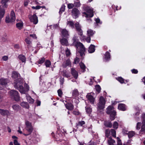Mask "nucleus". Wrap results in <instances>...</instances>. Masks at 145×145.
Here are the masks:
<instances>
[{
  "label": "nucleus",
  "instance_id": "1",
  "mask_svg": "<svg viewBox=\"0 0 145 145\" xmlns=\"http://www.w3.org/2000/svg\"><path fill=\"white\" fill-rule=\"evenodd\" d=\"M23 80L18 78L14 80V86L16 89L18 90L21 93L26 94L29 90V87L28 85L25 83L24 84V88L23 86Z\"/></svg>",
  "mask_w": 145,
  "mask_h": 145
},
{
  "label": "nucleus",
  "instance_id": "2",
  "mask_svg": "<svg viewBox=\"0 0 145 145\" xmlns=\"http://www.w3.org/2000/svg\"><path fill=\"white\" fill-rule=\"evenodd\" d=\"M76 48V55H80L82 57L85 55V48L83 44L80 42H77L75 45Z\"/></svg>",
  "mask_w": 145,
  "mask_h": 145
},
{
  "label": "nucleus",
  "instance_id": "3",
  "mask_svg": "<svg viewBox=\"0 0 145 145\" xmlns=\"http://www.w3.org/2000/svg\"><path fill=\"white\" fill-rule=\"evenodd\" d=\"M106 113L110 115V118L112 120H114L116 115V112L114 109V107L111 106H109L106 108Z\"/></svg>",
  "mask_w": 145,
  "mask_h": 145
},
{
  "label": "nucleus",
  "instance_id": "4",
  "mask_svg": "<svg viewBox=\"0 0 145 145\" xmlns=\"http://www.w3.org/2000/svg\"><path fill=\"white\" fill-rule=\"evenodd\" d=\"M105 100L104 98L102 96L101 97L97 105L98 111L99 112L101 110H103L105 108Z\"/></svg>",
  "mask_w": 145,
  "mask_h": 145
},
{
  "label": "nucleus",
  "instance_id": "5",
  "mask_svg": "<svg viewBox=\"0 0 145 145\" xmlns=\"http://www.w3.org/2000/svg\"><path fill=\"white\" fill-rule=\"evenodd\" d=\"M85 10L86 12L83 13L84 16L86 18H89V19H87V20L91 21V19L90 18L92 17L93 16V10L89 7H88L86 8Z\"/></svg>",
  "mask_w": 145,
  "mask_h": 145
},
{
  "label": "nucleus",
  "instance_id": "6",
  "mask_svg": "<svg viewBox=\"0 0 145 145\" xmlns=\"http://www.w3.org/2000/svg\"><path fill=\"white\" fill-rule=\"evenodd\" d=\"M11 97L16 101H18L20 100V97L18 91L15 90H12L9 92Z\"/></svg>",
  "mask_w": 145,
  "mask_h": 145
},
{
  "label": "nucleus",
  "instance_id": "7",
  "mask_svg": "<svg viewBox=\"0 0 145 145\" xmlns=\"http://www.w3.org/2000/svg\"><path fill=\"white\" fill-rule=\"evenodd\" d=\"M141 126V129L139 131L140 134H145V123L142 122V125L141 122H138L137 124L136 129L139 130Z\"/></svg>",
  "mask_w": 145,
  "mask_h": 145
},
{
  "label": "nucleus",
  "instance_id": "8",
  "mask_svg": "<svg viewBox=\"0 0 145 145\" xmlns=\"http://www.w3.org/2000/svg\"><path fill=\"white\" fill-rule=\"evenodd\" d=\"M10 18L9 16H6L5 19V22L6 23L12 22L15 21L16 17L14 12L13 10H12L10 14Z\"/></svg>",
  "mask_w": 145,
  "mask_h": 145
},
{
  "label": "nucleus",
  "instance_id": "9",
  "mask_svg": "<svg viewBox=\"0 0 145 145\" xmlns=\"http://www.w3.org/2000/svg\"><path fill=\"white\" fill-rule=\"evenodd\" d=\"M74 25L78 34L81 36L80 37V39H84L85 36H82L83 31L81 29V26L80 25L79 23L77 22Z\"/></svg>",
  "mask_w": 145,
  "mask_h": 145
},
{
  "label": "nucleus",
  "instance_id": "10",
  "mask_svg": "<svg viewBox=\"0 0 145 145\" xmlns=\"http://www.w3.org/2000/svg\"><path fill=\"white\" fill-rule=\"evenodd\" d=\"M25 124L26 126L25 128L26 130L28 132V133L27 134H24V135L25 136H27L30 134L33 131V129L31 123L28 121H26L25 122Z\"/></svg>",
  "mask_w": 145,
  "mask_h": 145
},
{
  "label": "nucleus",
  "instance_id": "11",
  "mask_svg": "<svg viewBox=\"0 0 145 145\" xmlns=\"http://www.w3.org/2000/svg\"><path fill=\"white\" fill-rule=\"evenodd\" d=\"M28 17L30 21L32 22L34 24H36L38 22V18L35 14H34L32 16L31 15H29Z\"/></svg>",
  "mask_w": 145,
  "mask_h": 145
},
{
  "label": "nucleus",
  "instance_id": "12",
  "mask_svg": "<svg viewBox=\"0 0 145 145\" xmlns=\"http://www.w3.org/2000/svg\"><path fill=\"white\" fill-rule=\"evenodd\" d=\"M72 14L73 18L76 19L78 17L80 13L78 9L76 8H74L72 10Z\"/></svg>",
  "mask_w": 145,
  "mask_h": 145
},
{
  "label": "nucleus",
  "instance_id": "13",
  "mask_svg": "<svg viewBox=\"0 0 145 145\" xmlns=\"http://www.w3.org/2000/svg\"><path fill=\"white\" fill-rule=\"evenodd\" d=\"M91 93L88 94L86 95V97L92 104H93L95 101V98L91 95Z\"/></svg>",
  "mask_w": 145,
  "mask_h": 145
},
{
  "label": "nucleus",
  "instance_id": "14",
  "mask_svg": "<svg viewBox=\"0 0 145 145\" xmlns=\"http://www.w3.org/2000/svg\"><path fill=\"white\" fill-rule=\"evenodd\" d=\"M0 114L2 116H5L10 115V113L7 110L0 109Z\"/></svg>",
  "mask_w": 145,
  "mask_h": 145
},
{
  "label": "nucleus",
  "instance_id": "15",
  "mask_svg": "<svg viewBox=\"0 0 145 145\" xmlns=\"http://www.w3.org/2000/svg\"><path fill=\"white\" fill-rule=\"evenodd\" d=\"M9 82V81L7 79L2 78L0 79V84L5 86H6Z\"/></svg>",
  "mask_w": 145,
  "mask_h": 145
},
{
  "label": "nucleus",
  "instance_id": "16",
  "mask_svg": "<svg viewBox=\"0 0 145 145\" xmlns=\"http://www.w3.org/2000/svg\"><path fill=\"white\" fill-rule=\"evenodd\" d=\"M71 73L75 79H76L78 75V72H77L74 68H72L71 70Z\"/></svg>",
  "mask_w": 145,
  "mask_h": 145
},
{
  "label": "nucleus",
  "instance_id": "17",
  "mask_svg": "<svg viewBox=\"0 0 145 145\" xmlns=\"http://www.w3.org/2000/svg\"><path fill=\"white\" fill-rule=\"evenodd\" d=\"M61 34L63 37L67 38L69 36L68 31L65 29H62L61 30Z\"/></svg>",
  "mask_w": 145,
  "mask_h": 145
},
{
  "label": "nucleus",
  "instance_id": "18",
  "mask_svg": "<svg viewBox=\"0 0 145 145\" xmlns=\"http://www.w3.org/2000/svg\"><path fill=\"white\" fill-rule=\"evenodd\" d=\"M71 65V62L69 59H67L65 61H64L62 64V67L63 68H66L67 66Z\"/></svg>",
  "mask_w": 145,
  "mask_h": 145
},
{
  "label": "nucleus",
  "instance_id": "19",
  "mask_svg": "<svg viewBox=\"0 0 145 145\" xmlns=\"http://www.w3.org/2000/svg\"><path fill=\"white\" fill-rule=\"evenodd\" d=\"M20 105L23 108L26 109H29V105L26 102L23 101L20 103Z\"/></svg>",
  "mask_w": 145,
  "mask_h": 145
},
{
  "label": "nucleus",
  "instance_id": "20",
  "mask_svg": "<svg viewBox=\"0 0 145 145\" xmlns=\"http://www.w3.org/2000/svg\"><path fill=\"white\" fill-rule=\"evenodd\" d=\"M95 46L93 44H91L89 47L88 52L89 53H91L94 52L95 51Z\"/></svg>",
  "mask_w": 145,
  "mask_h": 145
},
{
  "label": "nucleus",
  "instance_id": "21",
  "mask_svg": "<svg viewBox=\"0 0 145 145\" xmlns=\"http://www.w3.org/2000/svg\"><path fill=\"white\" fill-rule=\"evenodd\" d=\"M19 59L23 63H25L26 61V57L25 56L22 54L20 55L18 57Z\"/></svg>",
  "mask_w": 145,
  "mask_h": 145
},
{
  "label": "nucleus",
  "instance_id": "22",
  "mask_svg": "<svg viewBox=\"0 0 145 145\" xmlns=\"http://www.w3.org/2000/svg\"><path fill=\"white\" fill-rule=\"evenodd\" d=\"M118 108L119 109L123 111H125L126 109L125 105L121 103L119 104Z\"/></svg>",
  "mask_w": 145,
  "mask_h": 145
},
{
  "label": "nucleus",
  "instance_id": "23",
  "mask_svg": "<svg viewBox=\"0 0 145 145\" xmlns=\"http://www.w3.org/2000/svg\"><path fill=\"white\" fill-rule=\"evenodd\" d=\"M65 106L67 109L70 110H72L74 109V106L71 103H68Z\"/></svg>",
  "mask_w": 145,
  "mask_h": 145
},
{
  "label": "nucleus",
  "instance_id": "24",
  "mask_svg": "<svg viewBox=\"0 0 145 145\" xmlns=\"http://www.w3.org/2000/svg\"><path fill=\"white\" fill-rule=\"evenodd\" d=\"M12 108L15 111L17 112L20 109L21 107L18 105L15 104L12 106Z\"/></svg>",
  "mask_w": 145,
  "mask_h": 145
},
{
  "label": "nucleus",
  "instance_id": "25",
  "mask_svg": "<svg viewBox=\"0 0 145 145\" xmlns=\"http://www.w3.org/2000/svg\"><path fill=\"white\" fill-rule=\"evenodd\" d=\"M61 42L63 45L67 46L68 44V41L66 39L63 38L60 40Z\"/></svg>",
  "mask_w": 145,
  "mask_h": 145
},
{
  "label": "nucleus",
  "instance_id": "26",
  "mask_svg": "<svg viewBox=\"0 0 145 145\" xmlns=\"http://www.w3.org/2000/svg\"><path fill=\"white\" fill-rule=\"evenodd\" d=\"M126 133L128 135V137L129 138H130L133 137L135 135V133L133 131H131L127 133V131H126Z\"/></svg>",
  "mask_w": 145,
  "mask_h": 145
},
{
  "label": "nucleus",
  "instance_id": "27",
  "mask_svg": "<svg viewBox=\"0 0 145 145\" xmlns=\"http://www.w3.org/2000/svg\"><path fill=\"white\" fill-rule=\"evenodd\" d=\"M87 34L88 36L91 37L93 36V34L95 33V31H93V30L91 29H89L87 31Z\"/></svg>",
  "mask_w": 145,
  "mask_h": 145
},
{
  "label": "nucleus",
  "instance_id": "28",
  "mask_svg": "<svg viewBox=\"0 0 145 145\" xmlns=\"http://www.w3.org/2000/svg\"><path fill=\"white\" fill-rule=\"evenodd\" d=\"M80 66L82 69L83 72H85L86 67L85 65L82 62H81L79 63Z\"/></svg>",
  "mask_w": 145,
  "mask_h": 145
},
{
  "label": "nucleus",
  "instance_id": "29",
  "mask_svg": "<svg viewBox=\"0 0 145 145\" xmlns=\"http://www.w3.org/2000/svg\"><path fill=\"white\" fill-rule=\"evenodd\" d=\"M26 98L27 101L30 103H33L34 102V100L33 99H32L31 97L29 96L26 95Z\"/></svg>",
  "mask_w": 145,
  "mask_h": 145
},
{
  "label": "nucleus",
  "instance_id": "30",
  "mask_svg": "<svg viewBox=\"0 0 145 145\" xmlns=\"http://www.w3.org/2000/svg\"><path fill=\"white\" fill-rule=\"evenodd\" d=\"M74 6L76 7H80L81 5L80 1L79 0H76L74 1Z\"/></svg>",
  "mask_w": 145,
  "mask_h": 145
},
{
  "label": "nucleus",
  "instance_id": "31",
  "mask_svg": "<svg viewBox=\"0 0 145 145\" xmlns=\"http://www.w3.org/2000/svg\"><path fill=\"white\" fill-rule=\"evenodd\" d=\"M105 125L106 127L111 128L112 126V124L111 122L106 121L105 122Z\"/></svg>",
  "mask_w": 145,
  "mask_h": 145
},
{
  "label": "nucleus",
  "instance_id": "32",
  "mask_svg": "<svg viewBox=\"0 0 145 145\" xmlns=\"http://www.w3.org/2000/svg\"><path fill=\"white\" fill-rule=\"evenodd\" d=\"M23 26V23L22 22L18 23L16 24V27L19 29H22Z\"/></svg>",
  "mask_w": 145,
  "mask_h": 145
},
{
  "label": "nucleus",
  "instance_id": "33",
  "mask_svg": "<svg viewBox=\"0 0 145 145\" xmlns=\"http://www.w3.org/2000/svg\"><path fill=\"white\" fill-rule=\"evenodd\" d=\"M79 95V93L78 90L77 89H75L73 91L72 93V95L74 97H76L78 96Z\"/></svg>",
  "mask_w": 145,
  "mask_h": 145
},
{
  "label": "nucleus",
  "instance_id": "34",
  "mask_svg": "<svg viewBox=\"0 0 145 145\" xmlns=\"http://www.w3.org/2000/svg\"><path fill=\"white\" fill-rule=\"evenodd\" d=\"M105 58L107 61L110 58V53L108 52H106L105 55Z\"/></svg>",
  "mask_w": 145,
  "mask_h": 145
},
{
  "label": "nucleus",
  "instance_id": "35",
  "mask_svg": "<svg viewBox=\"0 0 145 145\" xmlns=\"http://www.w3.org/2000/svg\"><path fill=\"white\" fill-rule=\"evenodd\" d=\"M67 24L71 27L72 28H74V23L72 21H68Z\"/></svg>",
  "mask_w": 145,
  "mask_h": 145
},
{
  "label": "nucleus",
  "instance_id": "36",
  "mask_svg": "<svg viewBox=\"0 0 145 145\" xmlns=\"http://www.w3.org/2000/svg\"><path fill=\"white\" fill-rule=\"evenodd\" d=\"M19 76L18 73L16 72H14L12 74V77L14 78H16L18 77Z\"/></svg>",
  "mask_w": 145,
  "mask_h": 145
},
{
  "label": "nucleus",
  "instance_id": "37",
  "mask_svg": "<svg viewBox=\"0 0 145 145\" xmlns=\"http://www.w3.org/2000/svg\"><path fill=\"white\" fill-rule=\"evenodd\" d=\"M65 6L64 5H62L60 9L59 13L60 14H61L62 12H64L65 10Z\"/></svg>",
  "mask_w": 145,
  "mask_h": 145
},
{
  "label": "nucleus",
  "instance_id": "38",
  "mask_svg": "<svg viewBox=\"0 0 145 145\" xmlns=\"http://www.w3.org/2000/svg\"><path fill=\"white\" fill-rule=\"evenodd\" d=\"M85 122L84 121H79L78 123H76V126H82L83 125L85 124Z\"/></svg>",
  "mask_w": 145,
  "mask_h": 145
},
{
  "label": "nucleus",
  "instance_id": "39",
  "mask_svg": "<svg viewBox=\"0 0 145 145\" xmlns=\"http://www.w3.org/2000/svg\"><path fill=\"white\" fill-rule=\"evenodd\" d=\"M45 64L46 67H50L51 65V62L49 60H47L46 61Z\"/></svg>",
  "mask_w": 145,
  "mask_h": 145
},
{
  "label": "nucleus",
  "instance_id": "40",
  "mask_svg": "<svg viewBox=\"0 0 145 145\" xmlns=\"http://www.w3.org/2000/svg\"><path fill=\"white\" fill-rule=\"evenodd\" d=\"M140 110H138V111H137V112L135 113V117L136 118V120H137V121H138V117H137V116L139 115L140 114Z\"/></svg>",
  "mask_w": 145,
  "mask_h": 145
},
{
  "label": "nucleus",
  "instance_id": "41",
  "mask_svg": "<svg viewBox=\"0 0 145 145\" xmlns=\"http://www.w3.org/2000/svg\"><path fill=\"white\" fill-rule=\"evenodd\" d=\"M116 79L121 83L123 84L124 83V79L121 77H119L116 78Z\"/></svg>",
  "mask_w": 145,
  "mask_h": 145
},
{
  "label": "nucleus",
  "instance_id": "42",
  "mask_svg": "<svg viewBox=\"0 0 145 145\" xmlns=\"http://www.w3.org/2000/svg\"><path fill=\"white\" fill-rule=\"evenodd\" d=\"M110 132H111V134L112 136L114 137H116V131L115 130L113 129H112L110 130Z\"/></svg>",
  "mask_w": 145,
  "mask_h": 145
},
{
  "label": "nucleus",
  "instance_id": "43",
  "mask_svg": "<svg viewBox=\"0 0 145 145\" xmlns=\"http://www.w3.org/2000/svg\"><path fill=\"white\" fill-rule=\"evenodd\" d=\"M110 133V131L108 129H106L105 131V136L108 137Z\"/></svg>",
  "mask_w": 145,
  "mask_h": 145
},
{
  "label": "nucleus",
  "instance_id": "44",
  "mask_svg": "<svg viewBox=\"0 0 145 145\" xmlns=\"http://www.w3.org/2000/svg\"><path fill=\"white\" fill-rule=\"evenodd\" d=\"M45 61V59L44 57H42L37 62L39 64H41L43 63Z\"/></svg>",
  "mask_w": 145,
  "mask_h": 145
},
{
  "label": "nucleus",
  "instance_id": "45",
  "mask_svg": "<svg viewBox=\"0 0 145 145\" xmlns=\"http://www.w3.org/2000/svg\"><path fill=\"white\" fill-rule=\"evenodd\" d=\"M118 124L117 121L114 122L113 124V127L114 129H116L118 127Z\"/></svg>",
  "mask_w": 145,
  "mask_h": 145
},
{
  "label": "nucleus",
  "instance_id": "46",
  "mask_svg": "<svg viewBox=\"0 0 145 145\" xmlns=\"http://www.w3.org/2000/svg\"><path fill=\"white\" fill-rule=\"evenodd\" d=\"M96 90L98 93H99L101 90V88L100 86L99 85H96L95 86Z\"/></svg>",
  "mask_w": 145,
  "mask_h": 145
},
{
  "label": "nucleus",
  "instance_id": "47",
  "mask_svg": "<svg viewBox=\"0 0 145 145\" xmlns=\"http://www.w3.org/2000/svg\"><path fill=\"white\" fill-rule=\"evenodd\" d=\"M63 75L67 78L69 77V74L67 73V72L65 70L63 71Z\"/></svg>",
  "mask_w": 145,
  "mask_h": 145
},
{
  "label": "nucleus",
  "instance_id": "48",
  "mask_svg": "<svg viewBox=\"0 0 145 145\" xmlns=\"http://www.w3.org/2000/svg\"><path fill=\"white\" fill-rule=\"evenodd\" d=\"M25 42L28 44H31L32 43L31 41L29 38H27L25 39Z\"/></svg>",
  "mask_w": 145,
  "mask_h": 145
},
{
  "label": "nucleus",
  "instance_id": "49",
  "mask_svg": "<svg viewBox=\"0 0 145 145\" xmlns=\"http://www.w3.org/2000/svg\"><path fill=\"white\" fill-rule=\"evenodd\" d=\"M86 112L88 114H90L92 110L90 107H86Z\"/></svg>",
  "mask_w": 145,
  "mask_h": 145
},
{
  "label": "nucleus",
  "instance_id": "50",
  "mask_svg": "<svg viewBox=\"0 0 145 145\" xmlns=\"http://www.w3.org/2000/svg\"><path fill=\"white\" fill-rule=\"evenodd\" d=\"M79 61V58L78 57H76V58L74 59V63L76 64L78 63Z\"/></svg>",
  "mask_w": 145,
  "mask_h": 145
},
{
  "label": "nucleus",
  "instance_id": "51",
  "mask_svg": "<svg viewBox=\"0 0 145 145\" xmlns=\"http://www.w3.org/2000/svg\"><path fill=\"white\" fill-rule=\"evenodd\" d=\"M142 122L145 123V114L143 113L142 115Z\"/></svg>",
  "mask_w": 145,
  "mask_h": 145
},
{
  "label": "nucleus",
  "instance_id": "52",
  "mask_svg": "<svg viewBox=\"0 0 145 145\" xmlns=\"http://www.w3.org/2000/svg\"><path fill=\"white\" fill-rule=\"evenodd\" d=\"M74 6V4L72 3H69L68 5V8L69 9H71Z\"/></svg>",
  "mask_w": 145,
  "mask_h": 145
},
{
  "label": "nucleus",
  "instance_id": "53",
  "mask_svg": "<svg viewBox=\"0 0 145 145\" xmlns=\"http://www.w3.org/2000/svg\"><path fill=\"white\" fill-rule=\"evenodd\" d=\"M65 54L67 56H69L71 54L70 51L69 49L67 48L65 51Z\"/></svg>",
  "mask_w": 145,
  "mask_h": 145
},
{
  "label": "nucleus",
  "instance_id": "54",
  "mask_svg": "<svg viewBox=\"0 0 145 145\" xmlns=\"http://www.w3.org/2000/svg\"><path fill=\"white\" fill-rule=\"evenodd\" d=\"M117 145H122V143L121 142V140L119 138L117 137Z\"/></svg>",
  "mask_w": 145,
  "mask_h": 145
},
{
  "label": "nucleus",
  "instance_id": "55",
  "mask_svg": "<svg viewBox=\"0 0 145 145\" xmlns=\"http://www.w3.org/2000/svg\"><path fill=\"white\" fill-rule=\"evenodd\" d=\"M58 95L59 97H61L62 95V91L61 89H59L57 91Z\"/></svg>",
  "mask_w": 145,
  "mask_h": 145
},
{
  "label": "nucleus",
  "instance_id": "56",
  "mask_svg": "<svg viewBox=\"0 0 145 145\" xmlns=\"http://www.w3.org/2000/svg\"><path fill=\"white\" fill-rule=\"evenodd\" d=\"M42 7L39 6H37L36 7L33 6L32 8L33 9H39L41 8Z\"/></svg>",
  "mask_w": 145,
  "mask_h": 145
},
{
  "label": "nucleus",
  "instance_id": "57",
  "mask_svg": "<svg viewBox=\"0 0 145 145\" xmlns=\"http://www.w3.org/2000/svg\"><path fill=\"white\" fill-rule=\"evenodd\" d=\"M13 142L14 145H20V144L18 142V141L16 139L14 140Z\"/></svg>",
  "mask_w": 145,
  "mask_h": 145
},
{
  "label": "nucleus",
  "instance_id": "58",
  "mask_svg": "<svg viewBox=\"0 0 145 145\" xmlns=\"http://www.w3.org/2000/svg\"><path fill=\"white\" fill-rule=\"evenodd\" d=\"M73 114L76 115H79L80 114V112L78 111H74L73 112Z\"/></svg>",
  "mask_w": 145,
  "mask_h": 145
},
{
  "label": "nucleus",
  "instance_id": "59",
  "mask_svg": "<svg viewBox=\"0 0 145 145\" xmlns=\"http://www.w3.org/2000/svg\"><path fill=\"white\" fill-rule=\"evenodd\" d=\"M131 71L132 73L134 74H137L138 72V71L135 69H133L131 70Z\"/></svg>",
  "mask_w": 145,
  "mask_h": 145
},
{
  "label": "nucleus",
  "instance_id": "60",
  "mask_svg": "<svg viewBox=\"0 0 145 145\" xmlns=\"http://www.w3.org/2000/svg\"><path fill=\"white\" fill-rule=\"evenodd\" d=\"M2 59L4 61H7L8 59V57L7 56H4L3 57Z\"/></svg>",
  "mask_w": 145,
  "mask_h": 145
},
{
  "label": "nucleus",
  "instance_id": "61",
  "mask_svg": "<svg viewBox=\"0 0 145 145\" xmlns=\"http://www.w3.org/2000/svg\"><path fill=\"white\" fill-rule=\"evenodd\" d=\"M86 40L87 42H90L91 40L90 37L88 36L86 39Z\"/></svg>",
  "mask_w": 145,
  "mask_h": 145
},
{
  "label": "nucleus",
  "instance_id": "62",
  "mask_svg": "<svg viewBox=\"0 0 145 145\" xmlns=\"http://www.w3.org/2000/svg\"><path fill=\"white\" fill-rule=\"evenodd\" d=\"M41 102L39 100H37L36 102V103L37 106H39L40 105Z\"/></svg>",
  "mask_w": 145,
  "mask_h": 145
},
{
  "label": "nucleus",
  "instance_id": "63",
  "mask_svg": "<svg viewBox=\"0 0 145 145\" xmlns=\"http://www.w3.org/2000/svg\"><path fill=\"white\" fill-rule=\"evenodd\" d=\"M28 3V1L27 0H25L24 1V6H27Z\"/></svg>",
  "mask_w": 145,
  "mask_h": 145
},
{
  "label": "nucleus",
  "instance_id": "64",
  "mask_svg": "<svg viewBox=\"0 0 145 145\" xmlns=\"http://www.w3.org/2000/svg\"><path fill=\"white\" fill-rule=\"evenodd\" d=\"M95 20L96 22L97 23V24L100 23V24H101V23L100 22V20L99 19V18L96 19Z\"/></svg>",
  "mask_w": 145,
  "mask_h": 145
}]
</instances>
